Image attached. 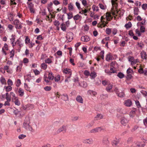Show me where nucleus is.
<instances>
[{
    "mask_svg": "<svg viewBox=\"0 0 147 147\" xmlns=\"http://www.w3.org/2000/svg\"><path fill=\"white\" fill-rule=\"evenodd\" d=\"M30 118L29 117H26L23 123V127L27 130L33 132L34 131V129L32 128L31 126L29 125L30 123Z\"/></svg>",
    "mask_w": 147,
    "mask_h": 147,
    "instance_id": "f257e3e1",
    "label": "nucleus"
},
{
    "mask_svg": "<svg viewBox=\"0 0 147 147\" xmlns=\"http://www.w3.org/2000/svg\"><path fill=\"white\" fill-rule=\"evenodd\" d=\"M13 24L16 25L15 27L17 29H20L22 28V24L19 20L18 19H16L13 21Z\"/></svg>",
    "mask_w": 147,
    "mask_h": 147,
    "instance_id": "f03ea898",
    "label": "nucleus"
},
{
    "mask_svg": "<svg viewBox=\"0 0 147 147\" xmlns=\"http://www.w3.org/2000/svg\"><path fill=\"white\" fill-rule=\"evenodd\" d=\"M93 141L92 138L84 139L82 140V142L85 144L89 145L92 144H93Z\"/></svg>",
    "mask_w": 147,
    "mask_h": 147,
    "instance_id": "7ed1b4c3",
    "label": "nucleus"
},
{
    "mask_svg": "<svg viewBox=\"0 0 147 147\" xmlns=\"http://www.w3.org/2000/svg\"><path fill=\"white\" fill-rule=\"evenodd\" d=\"M66 131V127L65 126L63 125L62 127L59 128L57 130V133H60L61 132H62L63 133H65Z\"/></svg>",
    "mask_w": 147,
    "mask_h": 147,
    "instance_id": "20e7f679",
    "label": "nucleus"
},
{
    "mask_svg": "<svg viewBox=\"0 0 147 147\" xmlns=\"http://www.w3.org/2000/svg\"><path fill=\"white\" fill-rule=\"evenodd\" d=\"M102 143L105 145L108 146L109 144V142L108 140V138L107 136L104 137L102 140Z\"/></svg>",
    "mask_w": 147,
    "mask_h": 147,
    "instance_id": "39448f33",
    "label": "nucleus"
},
{
    "mask_svg": "<svg viewBox=\"0 0 147 147\" xmlns=\"http://www.w3.org/2000/svg\"><path fill=\"white\" fill-rule=\"evenodd\" d=\"M128 122V120H127V119L124 117H123L121 118V123L122 125L125 126Z\"/></svg>",
    "mask_w": 147,
    "mask_h": 147,
    "instance_id": "423d86ee",
    "label": "nucleus"
},
{
    "mask_svg": "<svg viewBox=\"0 0 147 147\" xmlns=\"http://www.w3.org/2000/svg\"><path fill=\"white\" fill-rule=\"evenodd\" d=\"M81 40L82 41L87 42L90 40V38L88 36L85 35L82 36Z\"/></svg>",
    "mask_w": 147,
    "mask_h": 147,
    "instance_id": "0eeeda50",
    "label": "nucleus"
},
{
    "mask_svg": "<svg viewBox=\"0 0 147 147\" xmlns=\"http://www.w3.org/2000/svg\"><path fill=\"white\" fill-rule=\"evenodd\" d=\"M101 130L100 127H98L91 129L90 131V133H95L100 131Z\"/></svg>",
    "mask_w": 147,
    "mask_h": 147,
    "instance_id": "6e6552de",
    "label": "nucleus"
},
{
    "mask_svg": "<svg viewBox=\"0 0 147 147\" xmlns=\"http://www.w3.org/2000/svg\"><path fill=\"white\" fill-rule=\"evenodd\" d=\"M63 73L65 74H68V76H67V78H70L71 75V70L70 69H65L63 71Z\"/></svg>",
    "mask_w": 147,
    "mask_h": 147,
    "instance_id": "1a4fd4ad",
    "label": "nucleus"
},
{
    "mask_svg": "<svg viewBox=\"0 0 147 147\" xmlns=\"http://www.w3.org/2000/svg\"><path fill=\"white\" fill-rule=\"evenodd\" d=\"M77 101L81 103H83V100L82 97L80 96H78L76 98Z\"/></svg>",
    "mask_w": 147,
    "mask_h": 147,
    "instance_id": "9d476101",
    "label": "nucleus"
},
{
    "mask_svg": "<svg viewBox=\"0 0 147 147\" xmlns=\"http://www.w3.org/2000/svg\"><path fill=\"white\" fill-rule=\"evenodd\" d=\"M33 108V106L31 104L28 105H26L23 108V109L24 110H30L31 109Z\"/></svg>",
    "mask_w": 147,
    "mask_h": 147,
    "instance_id": "9b49d317",
    "label": "nucleus"
},
{
    "mask_svg": "<svg viewBox=\"0 0 147 147\" xmlns=\"http://www.w3.org/2000/svg\"><path fill=\"white\" fill-rule=\"evenodd\" d=\"M113 57L110 53L107 55L106 58V60L107 61H109L110 60H112Z\"/></svg>",
    "mask_w": 147,
    "mask_h": 147,
    "instance_id": "f8f14e48",
    "label": "nucleus"
},
{
    "mask_svg": "<svg viewBox=\"0 0 147 147\" xmlns=\"http://www.w3.org/2000/svg\"><path fill=\"white\" fill-rule=\"evenodd\" d=\"M132 104L131 101L130 100H128L125 101V105L127 107H130Z\"/></svg>",
    "mask_w": 147,
    "mask_h": 147,
    "instance_id": "ddd939ff",
    "label": "nucleus"
},
{
    "mask_svg": "<svg viewBox=\"0 0 147 147\" xmlns=\"http://www.w3.org/2000/svg\"><path fill=\"white\" fill-rule=\"evenodd\" d=\"M106 15L105 16V17L106 18V19L108 21H110L111 20V19L109 18H111V20H112L113 17H111V13L107 12L106 13Z\"/></svg>",
    "mask_w": 147,
    "mask_h": 147,
    "instance_id": "4468645a",
    "label": "nucleus"
},
{
    "mask_svg": "<svg viewBox=\"0 0 147 147\" xmlns=\"http://www.w3.org/2000/svg\"><path fill=\"white\" fill-rule=\"evenodd\" d=\"M103 117V116L102 114H98L94 118V120H98L102 119Z\"/></svg>",
    "mask_w": 147,
    "mask_h": 147,
    "instance_id": "2eb2a0df",
    "label": "nucleus"
},
{
    "mask_svg": "<svg viewBox=\"0 0 147 147\" xmlns=\"http://www.w3.org/2000/svg\"><path fill=\"white\" fill-rule=\"evenodd\" d=\"M105 72L107 73L108 75H111V73H115L116 72V71L114 70L111 72L109 69H106L105 70Z\"/></svg>",
    "mask_w": 147,
    "mask_h": 147,
    "instance_id": "dca6fc26",
    "label": "nucleus"
},
{
    "mask_svg": "<svg viewBox=\"0 0 147 147\" xmlns=\"http://www.w3.org/2000/svg\"><path fill=\"white\" fill-rule=\"evenodd\" d=\"M107 85L108 86L106 87V90L107 91L109 92L112 89L113 87V85L110 84H108Z\"/></svg>",
    "mask_w": 147,
    "mask_h": 147,
    "instance_id": "f3484780",
    "label": "nucleus"
},
{
    "mask_svg": "<svg viewBox=\"0 0 147 147\" xmlns=\"http://www.w3.org/2000/svg\"><path fill=\"white\" fill-rule=\"evenodd\" d=\"M54 78V76H53V73L52 72L49 73L48 75V78L49 80H53Z\"/></svg>",
    "mask_w": 147,
    "mask_h": 147,
    "instance_id": "a211bd4d",
    "label": "nucleus"
},
{
    "mask_svg": "<svg viewBox=\"0 0 147 147\" xmlns=\"http://www.w3.org/2000/svg\"><path fill=\"white\" fill-rule=\"evenodd\" d=\"M79 85L84 88H86L87 86V84L85 82H82L81 83L79 84Z\"/></svg>",
    "mask_w": 147,
    "mask_h": 147,
    "instance_id": "6ab92c4d",
    "label": "nucleus"
},
{
    "mask_svg": "<svg viewBox=\"0 0 147 147\" xmlns=\"http://www.w3.org/2000/svg\"><path fill=\"white\" fill-rule=\"evenodd\" d=\"M66 26L63 23L61 25V29L63 31H65L66 30Z\"/></svg>",
    "mask_w": 147,
    "mask_h": 147,
    "instance_id": "aec40b11",
    "label": "nucleus"
},
{
    "mask_svg": "<svg viewBox=\"0 0 147 147\" xmlns=\"http://www.w3.org/2000/svg\"><path fill=\"white\" fill-rule=\"evenodd\" d=\"M94 121H92L86 125V127L89 128L91 127L94 124Z\"/></svg>",
    "mask_w": 147,
    "mask_h": 147,
    "instance_id": "412c9836",
    "label": "nucleus"
},
{
    "mask_svg": "<svg viewBox=\"0 0 147 147\" xmlns=\"http://www.w3.org/2000/svg\"><path fill=\"white\" fill-rule=\"evenodd\" d=\"M139 10L137 7H135L134 8V14L135 15H138V14Z\"/></svg>",
    "mask_w": 147,
    "mask_h": 147,
    "instance_id": "4be33fe9",
    "label": "nucleus"
},
{
    "mask_svg": "<svg viewBox=\"0 0 147 147\" xmlns=\"http://www.w3.org/2000/svg\"><path fill=\"white\" fill-rule=\"evenodd\" d=\"M138 142H133L131 146H127L126 147H137V144Z\"/></svg>",
    "mask_w": 147,
    "mask_h": 147,
    "instance_id": "5701e85b",
    "label": "nucleus"
},
{
    "mask_svg": "<svg viewBox=\"0 0 147 147\" xmlns=\"http://www.w3.org/2000/svg\"><path fill=\"white\" fill-rule=\"evenodd\" d=\"M0 81L3 84L6 85V81L5 79L3 77H1L0 79Z\"/></svg>",
    "mask_w": 147,
    "mask_h": 147,
    "instance_id": "b1692460",
    "label": "nucleus"
},
{
    "mask_svg": "<svg viewBox=\"0 0 147 147\" xmlns=\"http://www.w3.org/2000/svg\"><path fill=\"white\" fill-rule=\"evenodd\" d=\"M4 88H5L6 91L7 92L11 91L12 89V88L11 86H5Z\"/></svg>",
    "mask_w": 147,
    "mask_h": 147,
    "instance_id": "393cba45",
    "label": "nucleus"
},
{
    "mask_svg": "<svg viewBox=\"0 0 147 147\" xmlns=\"http://www.w3.org/2000/svg\"><path fill=\"white\" fill-rule=\"evenodd\" d=\"M18 92L19 93L20 96H22L24 94V92L23 89L21 88H20L18 91Z\"/></svg>",
    "mask_w": 147,
    "mask_h": 147,
    "instance_id": "a878e982",
    "label": "nucleus"
},
{
    "mask_svg": "<svg viewBox=\"0 0 147 147\" xmlns=\"http://www.w3.org/2000/svg\"><path fill=\"white\" fill-rule=\"evenodd\" d=\"M11 96H12V99L13 101H14V99L18 98L16 96L15 94L13 92H11L10 93Z\"/></svg>",
    "mask_w": 147,
    "mask_h": 147,
    "instance_id": "bb28decb",
    "label": "nucleus"
},
{
    "mask_svg": "<svg viewBox=\"0 0 147 147\" xmlns=\"http://www.w3.org/2000/svg\"><path fill=\"white\" fill-rule=\"evenodd\" d=\"M141 56L143 59H146V53L144 52H141Z\"/></svg>",
    "mask_w": 147,
    "mask_h": 147,
    "instance_id": "cd10ccee",
    "label": "nucleus"
},
{
    "mask_svg": "<svg viewBox=\"0 0 147 147\" xmlns=\"http://www.w3.org/2000/svg\"><path fill=\"white\" fill-rule=\"evenodd\" d=\"M119 143V140L116 139L115 140H114L113 141L112 144L113 146L115 145V146H116Z\"/></svg>",
    "mask_w": 147,
    "mask_h": 147,
    "instance_id": "c85d7f7f",
    "label": "nucleus"
},
{
    "mask_svg": "<svg viewBox=\"0 0 147 147\" xmlns=\"http://www.w3.org/2000/svg\"><path fill=\"white\" fill-rule=\"evenodd\" d=\"M125 27L127 29V28H130L131 27V22H129L128 23L126 24Z\"/></svg>",
    "mask_w": 147,
    "mask_h": 147,
    "instance_id": "c756f323",
    "label": "nucleus"
},
{
    "mask_svg": "<svg viewBox=\"0 0 147 147\" xmlns=\"http://www.w3.org/2000/svg\"><path fill=\"white\" fill-rule=\"evenodd\" d=\"M88 92L91 95H94V96H95L97 94V93L96 92L91 90L88 91Z\"/></svg>",
    "mask_w": 147,
    "mask_h": 147,
    "instance_id": "7c9ffc66",
    "label": "nucleus"
},
{
    "mask_svg": "<svg viewBox=\"0 0 147 147\" xmlns=\"http://www.w3.org/2000/svg\"><path fill=\"white\" fill-rule=\"evenodd\" d=\"M14 103L16 105L19 106L20 104V103L18 100V98L14 99Z\"/></svg>",
    "mask_w": 147,
    "mask_h": 147,
    "instance_id": "2f4dec72",
    "label": "nucleus"
},
{
    "mask_svg": "<svg viewBox=\"0 0 147 147\" xmlns=\"http://www.w3.org/2000/svg\"><path fill=\"white\" fill-rule=\"evenodd\" d=\"M134 73L133 70L130 68H128L127 70V74H131Z\"/></svg>",
    "mask_w": 147,
    "mask_h": 147,
    "instance_id": "473e14b6",
    "label": "nucleus"
},
{
    "mask_svg": "<svg viewBox=\"0 0 147 147\" xmlns=\"http://www.w3.org/2000/svg\"><path fill=\"white\" fill-rule=\"evenodd\" d=\"M90 75L92 79H94L96 76V74L95 72H91Z\"/></svg>",
    "mask_w": 147,
    "mask_h": 147,
    "instance_id": "72a5a7b5",
    "label": "nucleus"
},
{
    "mask_svg": "<svg viewBox=\"0 0 147 147\" xmlns=\"http://www.w3.org/2000/svg\"><path fill=\"white\" fill-rule=\"evenodd\" d=\"M117 76L120 78H123L124 76V75L121 72H119L117 74Z\"/></svg>",
    "mask_w": 147,
    "mask_h": 147,
    "instance_id": "f704fd0d",
    "label": "nucleus"
},
{
    "mask_svg": "<svg viewBox=\"0 0 147 147\" xmlns=\"http://www.w3.org/2000/svg\"><path fill=\"white\" fill-rule=\"evenodd\" d=\"M73 5L71 3L68 5V9L70 11L72 10L73 9Z\"/></svg>",
    "mask_w": 147,
    "mask_h": 147,
    "instance_id": "c9c22d12",
    "label": "nucleus"
},
{
    "mask_svg": "<svg viewBox=\"0 0 147 147\" xmlns=\"http://www.w3.org/2000/svg\"><path fill=\"white\" fill-rule=\"evenodd\" d=\"M68 20L70 19L73 17V13L72 12H70L67 14Z\"/></svg>",
    "mask_w": 147,
    "mask_h": 147,
    "instance_id": "e433bc0d",
    "label": "nucleus"
},
{
    "mask_svg": "<svg viewBox=\"0 0 147 147\" xmlns=\"http://www.w3.org/2000/svg\"><path fill=\"white\" fill-rule=\"evenodd\" d=\"M92 8L94 11H98L99 10L98 7L97 6H96L94 5H93Z\"/></svg>",
    "mask_w": 147,
    "mask_h": 147,
    "instance_id": "4c0bfd02",
    "label": "nucleus"
},
{
    "mask_svg": "<svg viewBox=\"0 0 147 147\" xmlns=\"http://www.w3.org/2000/svg\"><path fill=\"white\" fill-rule=\"evenodd\" d=\"M80 16H81L79 15L78 14H77L74 16L73 18L75 20H77L79 19Z\"/></svg>",
    "mask_w": 147,
    "mask_h": 147,
    "instance_id": "58836bf2",
    "label": "nucleus"
},
{
    "mask_svg": "<svg viewBox=\"0 0 147 147\" xmlns=\"http://www.w3.org/2000/svg\"><path fill=\"white\" fill-rule=\"evenodd\" d=\"M41 67L44 69H46L47 67V65L45 63H42L41 65Z\"/></svg>",
    "mask_w": 147,
    "mask_h": 147,
    "instance_id": "ea45409f",
    "label": "nucleus"
},
{
    "mask_svg": "<svg viewBox=\"0 0 147 147\" xmlns=\"http://www.w3.org/2000/svg\"><path fill=\"white\" fill-rule=\"evenodd\" d=\"M106 33L107 34H109L111 33V29H110L109 28H107L106 29Z\"/></svg>",
    "mask_w": 147,
    "mask_h": 147,
    "instance_id": "a19ab883",
    "label": "nucleus"
},
{
    "mask_svg": "<svg viewBox=\"0 0 147 147\" xmlns=\"http://www.w3.org/2000/svg\"><path fill=\"white\" fill-rule=\"evenodd\" d=\"M21 83V80L20 79H18L16 82V86L17 87H19Z\"/></svg>",
    "mask_w": 147,
    "mask_h": 147,
    "instance_id": "79ce46f5",
    "label": "nucleus"
},
{
    "mask_svg": "<svg viewBox=\"0 0 147 147\" xmlns=\"http://www.w3.org/2000/svg\"><path fill=\"white\" fill-rule=\"evenodd\" d=\"M27 3L28 5V7L29 9L33 8L34 5L32 3L27 2Z\"/></svg>",
    "mask_w": 147,
    "mask_h": 147,
    "instance_id": "37998d69",
    "label": "nucleus"
},
{
    "mask_svg": "<svg viewBox=\"0 0 147 147\" xmlns=\"http://www.w3.org/2000/svg\"><path fill=\"white\" fill-rule=\"evenodd\" d=\"M44 89L46 91H49L51 89V87L50 86H46L44 88Z\"/></svg>",
    "mask_w": 147,
    "mask_h": 147,
    "instance_id": "c03bdc74",
    "label": "nucleus"
},
{
    "mask_svg": "<svg viewBox=\"0 0 147 147\" xmlns=\"http://www.w3.org/2000/svg\"><path fill=\"white\" fill-rule=\"evenodd\" d=\"M133 141V138L131 137L129 138L127 140V144H130L131 142H132Z\"/></svg>",
    "mask_w": 147,
    "mask_h": 147,
    "instance_id": "a18cd8bd",
    "label": "nucleus"
},
{
    "mask_svg": "<svg viewBox=\"0 0 147 147\" xmlns=\"http://www.w3.org/2000/svg\"><path fill=\"white\" fill-rule=\"evenodd\" d=\"M118 96L120 97H123L124 96V93L123 92H121L119 93H118L117 94Z\"/></svg>",
    "mask_w": 147,
    "mask_h": 147,
    "instance_id": "49530a36",
    "label": "nucleus"
},
{
    "mask_svg": "<svg viewBox=\"0 0 147 147\" xmlns=\"http://www.w3.org/2000/svg\"><path fill=\"white\" fill-rule=\"evenodd\" d=\"M62 96L64 97V100L66 101L68 100V96L67 94H63Z\"/></svg>",
    "mask_w": 147,
    "mask_h": 147,
    "instance_id": "de8ad7c7",
    "label": "nucleus"
},
{
    "mask_svg": "<svg viewBox=\"0 0 147 147\" xmlns=\"http://www.w3.org/2000/svg\"><path fill=\"white\" fill-rule=\"evenodd\" d=\"M14 53H15L14 51L13 50H12L10 52V58L13 57V56H14Z\"/></svg>",
    "mask_w": 147,
    "mask_h": 147,
    "instance_id": "09e8293b",
    "label": "nucleus"
},
{
    "mask_svg": "<svg viewBox=\"0 0 147 147\" xmlns=\"http://www.w3.org/2000/svg\"><path fill=\"white\" fill-rule=\"evenodd\" d=\"M145 145V144H142L141 145V143L138 142V144H137V147H144Z\"/></svg>",
    "mask_w": 147,
    "mask_h": 147,
    "instance_id": "8fccbe9b",
    "label": "nucleus"
},
{
    "mask_svg": "<svg viewBox=\"0 0 147 147\" xmlns=\"http://www.w3.org/2000/svg\"><path fill=\"white\" fill-rule=\"evenodd\" d=\"M7 82L9 86H11L13 85V82L10 79L8 80Z\"/></svg>",
    "mask_w": 147,
    "mask_h": 147,
    "instance_id": "3c124183",
    "label": "nucleus"
},
{
    "mask_svg": "<svg viewBox=\"0 0 147 147\" xmlns=\"http://www.w3.org/2000/svg\"><path fill=\"white\" fill-rule=\"evenodd\" d=\"M140 31L141 32L143 33L145 32V28L142 26H140Z\"/></svg>",
    "mask_w": 147,
    "mask_h": 147,
    "instance_id": "603ef678",
    "label": "nucleus"
},
{
    "mask_svg": "<svg viewBox=\"0 0 147 147\" xmlns=\"http://www.w3.org/2000/svg\"><path fill=\"white\" fill-rule=\"evenodd\" d=\"M132 77V76L131 74H127L126 76V78L127 80H129L131 79Z\"/></svg>",
    "mask_w": 147,
    "mask_h": 147,
    "instance_id": "864d4df0",
    "label": "nucleus"
},
{
    "mask_svg": "<svg viewBox=\"0 0 147 147\" xmlns=\"http://www.w3.org/2000/svg\"><path fill=\"white\" fill-rule=\"evenodd\" d=\"M45 61L46 63L49 64L51 63L52 62L51 60L49 58L46 59L45 60Z\"/></svg>",
    "mask_w": 147,
    "mask_h": 147,
    "instance_id": "5fc2aeb1",
    "label": "nucleus"
},
{
    "mask_svg": "<svg viewBox=\"0 0 147 147\" xmlns=\"http://www.w3.org/2000/svg\"><path fill=\"white\" fill-rule=\"evenodd\" d=\"M135 114V111H131L129 113V115L131 117H133Z\"/></svg>",
    "mask_w": 147,
    "mask_h": 147,
    "instance_id": "6e6d98bb",
    "label": "nucleus"
},
{
    "mask_svg": "<svg viewBox=\"0 0 147 147\" xmlns=\"http://www.w3.org/2000/svg\"><path fill=\"white\" fill-rule=\"evenodd\" d=\"M54 24L56 26H59L60 25V23L59 21L55 20L54 22Z\"/></svg>",
    "mask_w": 147,
    "mask_h": 147,
    "instance_id": "4d7b16f0",
    "label": "nucleus"
},
{
    "mask_svg": "<svg viewBox=\"0 0 147 147\" xmlns=\"http://www.w3.org/2000/svg\"><path fill=\"white\" fill-rule=\"evenodd\" d=\"M24 87L26 90L27 91H29L30 90V88L28 86V85L26 83L24 84Z\"/></svg>",
    "mask_w": 147,
    "mask_h": 147,
    "instance_id": "13d9d810",
    "label": "nucleus"
},
{
    "mask_svg": "<svg viewBox=\"0 0 147 147\" xmlns=\"http://www.w3.org/2000/svg\"><path fill=\"white\" fill-rule=\"evenodd\" d=\"M66 38L68 39L69 42H71L73 39V37L71 36V37H70L69 36V34L67 35Z\"/></svg>",
    "mask_w": 147,
    "mask_h": 147,
    "instance_id": "bf43d9fd",
    "label": "nucleus"
},
{
    "mask_svg": "<svg viewBox=\"0 0 147 147\" xmlns=\"http://www.w3.org/2000/svg\"><path fill=\"white\" fill-rule=\"evenodd\" d=\"M26 135L24 134H21L19 136L18 138L20 139H22L26 137Z\"/></svg>",
    "mask_w": 147,
    "mask_h": 147,
    "instance_id": "052dcab7",
    "label": "nucleus"
},
{
    "mask_svg": "<svg viewBox=\"0 0 147 147\" xmlns=\"http://www.w3.org/2000/svg\"><path fill=\"white\" fill-rule=\"evenodd\" d=\"M55 82H58L60 80V76L59 75H57L56 77L55 78Z\"/></svg>",
    "mask_w": 147,
    "mask_h": 147,
    "instance_id": "680f3d73",
    "label": "nucleus"
},
{
    "mask_svg": "<svg viewBox=\"0 0 147 147\" xmlns=\"http://www.w3.org/2000/svg\"><path fill=\"white\" fill-rule=\"evenodd\" d=\"M141 92L144 96H147V92L143 90H142L141 91Z\"/></svg>",
    "mask_w": 147,
    "mask_h": 147,
    "instance_id": "e2e57ef3",
    "label": "nucleus"
},
{
    "mask_svg": "<svg viewBox=\"0 0 147 147\" xmlns=\"http://www.w3.org/2000/svg\"><path fill=\"white\" fill-rule=\"evenodd\" d=\"M142 8L143 9H144V10H146L147 9V4L146 3L143 4L142 5Z\"/></svg>",
    "mask_w": 147,
    "mask_h": 147,
    "instance_id": "0e129e2a",
    "label": "nucleus"
},
{
    "mask_svg": "<svg viewBox=\"0 0 147 147\" xmlns=\"http://www.w3.org/2000/svg\"><path fill=\"white\" fill-rule=\"evenodd\" d=\"M104 51H102L100 53V55L101 58L103 59H104Z\"/></svg>",
    "mask_w": 147,
    "mask_h": 147,
    "instance_id": "69168bd1",
    "label": "nucleus"
},
{
    "mask_svg": "<svg viewBox=\"0 0 147 147\" xmlns=\"http://www.w3.org/2000/svg\"><path fill=\"white\" fill-rule=\"evenodd\" d=\"M84 74L85 76H88L90 74V72L86 70L84 71Z\"/></svg>",
    "mask_w": 147,
    "mask_h": 147,
    "instance_id": "338daca9",
    "label": "nucleus"
},
{
    "mask_svg": "<svg viewBox=\"0 0 147 147\" xmlns=\"http://www.w3.org/2000/svg\"><path fill=\"white\" fill-rule=\"evenodd\" d=\"M135 102H136V104L138 107L139 108L140 107H141L140 105V102L138 101H135Z\"/></svg>",
    "mask_w": 147,
    "mask_h": 147,
    "instance_id": "774afa93",
    "label": "nucleus"
}]
</instances>
